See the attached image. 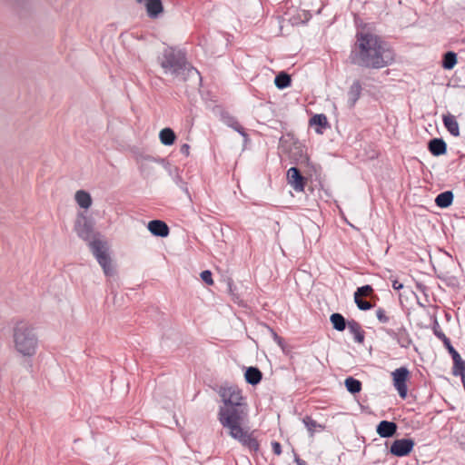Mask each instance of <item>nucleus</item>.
I'll return each mask as SVG.
<instances>
[{
	"label": "nucleus",
	"mask_w": 465,
	"mask_h": 465,
	"mask_svg": "<svg viewBox=\"0 0 465 465\" xmlns=\"http://www.w3.org/2000/svg\"><path fill=\"white\" fill-rule=\"evenodd\" d=\"M350 52L351 64L363 68L381 69L391 64L395 54L381 36L366 31H358Z\"/></svg>",
	"instance_id": "1"
},
{
	"label": "nucleus",
	"mask_w": 465,
	"mask_h": 465,
	"mask_svg": "<svg viewBox=\"0 0 465 465\" xmlns=\"http://www.w3.org/2000/svg\"><path fill=\"white\" fill-rule=\"evenodd\" d=\"M219 395L223 403L218 411L222 426L236 420H248V404L241 389L235 385L223 386L220 388Z\"/></svg>",
	"instance_id": "2"
},
{
	"label": "nucleus",
	"mask_w": 465,
	"mask_h": 465,
	"mask_svg": "<svg viewBox=\"0 0 465 465\" xmlns=\"http://www.w3.org/2000/svg\"><path fill=\"white\" fill-rule=\"evenodd\" d=\"M157 61L164 74L187 81L189 77L199 75L196 68L187 60L186 53L182 49L168 46L158 56Z\"/></svg>",
	"instance_id": "3"
},
{
	"label": "nucleus",
	"mask_w": 465,
	"mask_h": 465,
	"mask_svg": "<svg viewBox=\"0 0 465 465\" xmlns=\"http://www.w3.org/2000/svg\"><path fill=\"white\" fill-rule=\"evenodd\" d=\"M13 339L15 350L25 357H32L35 354L38 339L32 326L25 322H17L14 327Z\"/></svg>",
	"instance_id": "4"
},
{
	"label": "nucleus",
	"mask_w": 465,
	"mask_h": 465,
	"mask_svg": "<svg viewBox=\"0 0 465 465\" xmlns=\"http://www.w3.org/2000/svg\"><path fill=\"white\" fill-rule=\"evenodd\" d=\"M248 420H236L229 424L223 425V428L228 430V434L237 441H239L244 448L250 451L257 452L260 449V444L257 439L253 436V432H250L244 424Z\"/></svg>",
	"instance_id": "5"
},
{
	"label": "nucleus",
	"mask_w": 465,
	"mask_h": 465,
	"mask_svg": "<svg viewBox=\"0 0 465 465\" xmlns=\"http://www.w3.org/2000/svg\"><path fill=\"white\" fill-rule=\"evenodd\" d=\"M89 247L98 263L103 268L104 274L106 276L114 275V270L112 265V259L107 252L106 243L99 239H94L90 242Z\"/></svg>",
	"instance_id": "6"
},
{
	"label": "nucleus",
	"mask_w": 465,
	"mask_h": 465,
	"mask_svg": "<svg viewBox=\"0 0 465 465\" xmlns=\"http://www.w3.org/2000/svg\"><path fill=\"white\" fill-rule=\"evenodd\" d=\"M387 335L401 348L408 349L413 344L411 333L403 322L397 328L389 330Z\"/></svg>",
	"instance_id": "7"
},
{
	"label": "nucleus",
	"mask_w": 465,
	"mask_h": 465,
	"mask_svg": "<svg viewBox=\"0 0 465 465\" xmlns=\"http://www.w3.org/2000/svg\"><path fill=\"white\" fill-rule=\"evenodd\" d=\"M393 386L401 399H405L408 394L407 381L410 377V371L406 367H400L391 373Z\"/></svg>",
	"instance_id": "8"
},
{
	"label": "nucleus",
	"mask_w": 465,
	"mask_h": 465,
	"mask_svg": "<svg viewBox=\"0 0 465 465\" xmlns=\"http://www.w3.org/2000/svg\"><path fill=\"white\" fill-rule=\"evenodd\" d=\"M415 441L411 438L395 440L390 448V452L395 457L408 456L413 450Z\"/></svg>",
	"instance_id": "9"
},
{
	"label": "nucleus",
	"mask_w": 465,
	"mask_h": 465,
	"mask_svg": "<svg viewBox=\"0 0 465 465\" xmlns=\"http://www.w3.org/2000/svg\"><path fill=\"white\" fill-rule=\"evenodd\" d=\"M374 291L373 288L369 285H363L359 287L354 292V302L361 311H368L373 308V304L366 300H363V297H371L372 296Z\"/></svg>",
	"instance_id": "10"
},
{
	"label": "nucleus",
	"mask_w": 465,
	"mask_h": 465,
	"mask_svg": "<svg viewBox=\"0 0 465 465\" xmlns=\"http://www.w3.org/2000/svg\"><path fill=\"white\" fill-rule=\"evenodd\" d=\"M74 230L77 235L84 241L91 242L94 236L93 223L86 218H78L74 224Z\"/></svg>",
	"instance_id": "11"
},
{
	"label": "nucleus",
	"mask_w": 465,
	"mask_h": 465,
	"mask_svg": "<svg viewBox=\"0 0 465 465\" xmlns=\"http://www.w3.org/2000/svg\"><path fill=\"white\" fill-rule=\"evenodd\" d=\"M287 181L294 191L299 193L304 191L306 178L302 175L300 170L297 167H291L287 171Z\"/></svg>",
	"instance_id": "12"
},
{
	"label": "nucleus",
	"mask_w": 465,
	"mask_h": 465,
	"mask_svg": "<svg viewBox=\"0 0 465 465\" xmlns=\"http://www.w3.org/2000/svg\"><path fill=\"white\" fill-rule=\"evenodd\" d=\"M147 228L153 235L158 237H166L170 232L168 225L161 220L150 221Z\"/></svg>",
	"instance_id": "13"
},
{
	"label": "nucleus",
	"mask_w": 465,
	"mask_h": 465,
	"mask_svg": "<svg viewBox=\"0 0 465 465\" xmlns=\"http://www.w3.org/2000/svg\"><path fill=\"white\" fill-rule=\"evenodd\" d=\"M398 426L393 421L381 420L376 428V431L381 438H391L397 432Z\"/></svg>",
	"instance_id": "14"
},
{
	"label": "nucleus",
	"mask_w": 465,
	"mask_h": 465,
	"mask_svg": "<svg viewBox=\"0 0 465 465\" xmlns=\"http://www.w3.org/2000/svg\"><path fill=\"white\" fill-rule=\"evenodd\" d=\"M428 150L433 156H440L447 152V143L442 138H433L428 143Z\"/></svg>",
	"instance_id": "15"
},
{
	"label": "nucleus",
	"mask_w": 465,
	"mask_h": 465,
	"mask_svg": "<svg viewBox=\"0 0 465 465\" xmlns=\"http://www.w3.org/2000/svg\"><path fill=\"white\" fill-rule=\"evenodd\" d=\"M362 92V85L359 80L353 81L348 91V104L350 107H353L360 99Z\"/></svg>",
	"instance_id": "16"
},
{
	"label": "nucleus",
	"mask_w": 465,
	"mask_h": 465,
	"mask_svg": "<svg viewBox=\"0 0 465 465\" xmlns=\"http://www.w3.org/2000/svg\"><path fill=\"white\" fill-rule=\"evenodd\" d=\"M348 330L353 335L354 341L358 343H362L365 339V331L361 325L355 320L348 321Z\"/></svg>",
	"instance_id": "17"
},
{
	"label": "nucleus",
	"mask_w": 465,
	"mask_h": 465,
	"mask_svg": "<svg viewBox=\"0 0 465 465\" xmlns=\"http://www.w3.org/2000/svg\"><path fill=\"white\" fill-rule=\"evenodd\" d=\"M244 378L247 383L254 386L261 382L262 372L257 367H248Z\"/></svg>",
	"instance_id": "18"
},
{
	"label": "nucleus",
	"mask_w": 465,
	"mask_h": 465,
	"mask_svg": "<svg viewBox=\"0 0 465 465\" xmlns=\"http://www.w3.org/2000/svg\"><path fill=\"white\" fill-rule=\"evenodd\" d=\"M443 124L446 129L450 132V134L453 136L460 135V128L459 124L454 115L448 114L443 115Z\"/></svg>",
	"instance_id": "19"
},
{
	"label": "nucleus",
	"mask_w": 465,
	"mask_h": 465,
	"mask_svg": "<svg viewBox=\"0 0 465 465\" xmlns=\"http://www.w3.org/2000/svg\"><path fill=\"white\" fill-rule=\"evenodd\" d=\"M75 202L83 209H88L92 205V197L89 193L79 190L74 195Z\"/></svg>",
	"instance_id": "20"
},
{
	"label": "nucleus",
	"mask_w": 465,
	"mask_h": 465,
	"mask_svg": "<svg viewBox=\"0 0 465 465\" xmlns=\"http://www.w3.org/2000/svg\"><path fill=\"white\" fill-rule=\"evenodd\" d=\"M454 195L451 191H445L437 195L435 203L438 207L447 208L451 205Z\"/></svg>",
	"instance_id": "21"
},
{
	"label": "nucleus",
	"mask_w": 465,
	"mask_h": 465,
	"mask_svg": "<svg viewBox=\"0 0 465 465\" xmlns=\"http://www.w3.org/2000/svg\"><path fill=\"white\" fill-rule=\"evenodd\" d=\"M310 124L318 126V128L316 129V132L318 134H322V131L320 128L326 129L330 127L327 117L323 114L313 115L310 119Z\"/></svg>",
	"instance_id": "22"
},
{
	"label": "nucleus",
	"mask_w": 465,
	"mask_h": 465,
	"mask_svg": "<svg viewBox=\"0 0 465 465\" xmlns=\"http://www.w3.org/2000/svg\"><path fill=\"white\" fill-rule=\"evenodd\" d=\"M302 422L308 430L311 437H312L316 431L324 430V426L318 423L311 416L306 415L303 417Z\"/></svg>",
	"instance_id": "23"
},
{
	"label": "nucleus",
	"mask_w": 465,
	"mask_h": 465,
	"mask_svg": "<svg viewBox=\"0 0 465 465\" xmlns=\"http://www.w3.org/2000/svg\"><path fill=\"white\" fill-rule=\"evenodd\" d=\"M159 138L163 144L169 146L173 144L176 139V135L173 129L166 127L161 130Z\"/></svg>",
	"instance_id": "24"
},
{
	"label": "nucleus",
	"mask_w": 465,
	"mask_h": 465,
	"mask_svg": "<svg viewBox=\"0 0 465 465\" xmlns=\"http://www.w3.org/2000/svg\"><path fill=\"white\" fill-rule=\"evenodd\" d=\"M330 321L333 329L338 331H344L348 325V322H346L345 318L338 312L332 313L330 317Z\"/></svg>",
	"instance_id": "25"
},
{
	"label": "nucleus",
	"mask_w": 465,
	"mask_h": 465,
	"mask_svg": "<svg viewBox=\"0 0 465 465\" xmlns=\"http://www.w3.org/2000/svg\"><path fill=\"white\" fill-rule=\"evenodd\" d=\"M375 314L378 322L382 324V326H385V324L389 323L396 316L391 312H389L382 307H378Z\"/></svg>",
	"instance_id": "26"
},
{
	"label": "nucleus",
	"mask_w": 465,
	"mask_h": 465,
	"mask_svg": "<svg viewBox=\"0 0 465 465\" xmlns=\"http://www.w3.org/2000/svg\"><path fill=\"white\" fill-rule=\"evenodd\" d=\"M457 64V54L448 51L442 57L441 65L446 70H451Z\"/></svg>",
	"instance_id": "27"
},
{
	"label": "nucleus",
	"mask_w": 465,
	"mask_h": 465,
	"mask_svg": "<svg viewBox=\"0 0 465 465\" xmlns=\"http://www.w3.org/2000/svg\"><path fill=\"white\" fill-rule=\"evenodd\" d=\"M292 79L291 76L285 73L281 72L275 76L274 84L277 88L279 89H284L291 85Z\"/></svg>",
	"instance_id": "28"
},
{
	"label": "nucleus",
	"mask_w": 465,
	"mask_h": 465,
	"mask_svg": "<svg viewBox=\"0 0 465 465\" xmlns=\"http://www.w3.org/2000/svg\"><path fill=\"white\" fill-rule=\"evenodd\" d=\"M344 384L347 391L352 394L358 393L361 391V382L353 377H348L345 380Z\"/></svg>",
	"instance_id": "29"
},
{
	"label": "nucleus",
	"mask_w": 465,
	"mask_h": 465,
	"mask_svg": "<svg viewBox=\"0 0 465 465\" xmlns=\"http://www.w3.org/2000/svg\"><path fill=\"white\" fill-rule=\"evenodd\" d=\"M453 361L452 374L454 376H460L465 373V361L460 356Z\"/></svg>",
	"instance_id": "30"
},
{
	"label": "nucleus",
	"mask_w": 465,
	"mask_h": 465,
	"mask_svg": "<svg viewBox=\"0 0 465 465\" xmlns=\"http://www.w3.org/2000/svg\"><path fill=\"white\" fill-rule=\"evenodd\" d=\"M402 322H403L401 318L396 315L389 323L385 324V326H382L381 330L387 334L389 330L397 328Z\"/></svg>",
	"instance_id": "31"
},
{
	"label": "nucleus",
	"mask_w": 465,
	"mask_h": 465,
	"mask_svg": "<svg viewBox=\"0 0 465 465\" xmlns=\"http://www.w3.org/2000/svg\"><path fill=\"white\" fill-rule=\"evenodd\" d=\"M201 278L202 280L208 285L213 284V280L212 277V272L209 270L203 271L201 272Z\"/></svg>",
	"instance_id": "32"
},
{
	"label": "nucleus",
	"mask_w": 465,
	"mask_h": 465,
	"mask_svg": "<svg viewBox=\"0 0 465 465\" xmlns=\"http://www.w3.org/2000/svg\"><path fill=\"white\" fill-rule=\"evenodd\" d=\"M432 331L437 338H439L442 333H444L436 317L434 318L433 321Z\"/></svg>",
	"instance_id": "33"
},
{
	"label": "nucleus",
	"mask_w": 465,
	"mask_h": 465,
	"mask_svg": "<svg viewBox=\"0 0 465 465\" xmlns=\"http://www.w3.org/2000/svg\"><path fill=\"white\" fill-rule=\"evenodd\" d=\"M270 332L272 333V336L273 340L277 342V344L281 347H283L284 341L283 339L279 336L272 328H269Z\"/></svg>",
	"instance_id": "34"
},
{
	"label": "nucleus",
	"mask_w": 465,
	"mask_h": 465,
	"mask_svg": "<svg viewBox=\"0 0 465 465\" xmlns=\"http://www.w3.org/2000/svg\"><path fill=\"white\" fill-rule=\"evenodd\" d=\"M272 449L275 455L279 456L282 454V445L278 441L272 442Z\"/></svg>",
	"instance_id": "35"
},
{
	"label": "nucleus",
	"mask_w": 465,
	"mask_h": 465,
	"mask_svg": "<svg viewBox=\"0 0 465 465\" xmlns=\"http://www.w3.org/2000/svg\"><path fill=\"white\" fill-rule=\"evenodd\" d=\"M446 349L449 351V353L451 355L452 360L460 356V353L455 350V348L452 346L451 343L449 345V348H446Z\"/></svg>",
	"instance_id": "36"
},
{
	"label": "nucleus",
	"mask_w": 465,
	"mask_h": 465,
	"mask_svg": "<svg viewBox=\"0 0 465 465\" xmlns=\"http://www.w3.org/2000/svg\"><path fill=\"white\" fill-rule=\"evenodd\" d=\"M227 124L232 127L233 130L236 128V124H240V123L233 117H229L226 121Z\"/></svg>",
	"instance_id": "37"
},
{
	"label": "nucleus",
	"mask_w": 465,
	"mask_h": 465,
	"mask_svg": "<svg viewBox=\"0 0 465 465\" xmlns=\"http://www.w3.org/2000/svg\"><path fill=\"white\" fill-rule=\"evenodd\" d=\"M180 153L185 156H188L190 153V145L183 143L180 148Z\"/></svg>",
	"instance_id": "38"
},
{
	"label": "nucleus",
	"mask_w": 465,
	"mask_h": 465,
	"mask_svg": "<svg viewBox=\"0 0 465 465\" xmlns=\"http://www.w3.org/2000/svg\"><path fill=\"white\" fill-rule=\"evenodd\" d=\"M438 339L443 342L445 348H449V345L451 343L450 340L444 333H442Z\"/></svg>",
	"instance_id": "39"
},
{
	"label": "nucleus",
	"mask_w": 465,
	"mask_h": 465,
	"mask_svg": "<svg viewBox=\"0 0 465 465\" xmlns=\"http://www.w3.org/2000/svg\"><path fill=\"white\" fill-rule=\"evenodd\" d=\"M438 339L443 342L445 348H449V345L451 343L450 340L444 333H442Z\"/></svg>",
	"instance_id": "40"
},
{
	"label": "nucleus",
	"mask_w": 465,
	"mask_h": 465,
	"mask_svg": "<svg viewBox=\"0 0 465 465\" xmlns=\"http://www.w3.org/2000/svg\"><path fill=\"white\" fill-rule=\"evenodd\" d=\"M235 131L239 133L242 136L246 137L247 134L244 130V128L241 124H236Z\"/></svg>",
	"instance_id": "41"
},
{
	"label": "nucleus",
	"mask_w": 465,
	"mask_h": 465,
	"mask_svg": "<svg viewBox=\"0 0 465 465\" xmlns=\"http://www.w3.org/2000/svg\"><path fill=\"white\" fill-rule=\"evenodd\" d=\"M235 131L239 133L242 136L246 137L247 134L244 130V128L241 124H236Z\"/></svg>",
	"instance_id": "42"
},
{
	"label": "nucleus",
	"mask_w": 465,
	"mask_h": 465,
	"mask_svg": "<svg viewBox=\"0 0 465 465\" xmlns=\"http://www.w3.org/2000/svg\"><path fill=\"white\" fill-rule=\"evenodd\" d=\"M392 288H393L394 290L399 291V290H401V289H402V288H403V284H402V283H401L398 280H393V281H392Z\"/></svg>",
	"instance_id": "43"
},
{
	"label": "nucleus",
	"mask_w": 465,
	"mask_h": 465,
	"mask_svg": "<svg viewBox=\"0 0 465 465\" xmlns=\"http://www.w3.org/2000/svg\"><path fill=\"white\" fill-rule=\"evenodd\" d=\"M416 288H417L420 292H421L422 293H424V294H425V292H426V291H427V289H428V288L426 287V285H424L423 283H420V282H417V284H416Z\"/></svg>",
	"instance_id": "44"
},
{
	"label": "nucleus",
	"mask_w": 465,
	"mask_h": 465,
	"mask_svg": "<svg viewBox=\"0 0 465 465\" xmlns=\"http://www.w3.org/2000/svg\"><path fill=\"white\" fill-rule=\"evenodd\" d=\"M295 462L297 465H308L307 462L302 460L299 456H295Z\"/></svg>",
	"instance_id": "45"
},
{
	"label": "nucleus",
	"mask_w": 465,
	"mask_h": 465,
	"mask_svg": "<svg viewBox=\"0 0 465 465\" xmlns=\"http://www.w3.org/2000/svg\"><path fill=\"white\" fill-rule=\"evenodd\" d=\"M228 286H229V291L232 294H233V289H232V282H229L228 283Z\"/></svg>",
	"instance_id": "46"
}]
</instances>
